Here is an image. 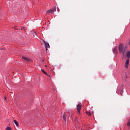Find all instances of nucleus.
Returning a JSON list of instances; mask_svg holds the SVG:
<instances>
[{"label": "nucleus", "instance_id": "obj_7", "mask_svg": "<svg viewBox=\"0 0 130 130\" xmlns=\"http://www.w3.org/2000/svg\"><path fill=\"white\" fill-rule=\"evenodd\" d=\"M113 52L115 54L117 53V47H116L113 49Z\"/></svg>", "mask_w": 130, "mask_h": 130}, {"label": "nucleus", "instance_id": "obj_12", "mask_svg": "<svg viewBox=\"0 0 130 130\" xmlns=\"http://www.w3.org/2000/svg\"><path fill=\"white\" fill-rule=\"evenodd\" d=\"M6 130H12V128H11L10 127H7L6 128Z\"/></svg>", "mask_w": 130, "mask_h": 130}, {"label": "nucleus", "instance_id": "obj_10", "mask_svg": "<svg viewBox=\"0 0 130 130\" xmlns=\"http://www.w3.org/2000/svg\"><path fill=\"white\" fill-rule=\"evenodd\" d=\"M126 56L127 57H128V59H129V57H130V52H126Z\"/></svg>", "mask_w": 130, "mask_h": 130}, {"label": "nucleus", "instance_id": "obj_3", "mask_svg": "<svg viewBox=\"0 0 130 130\" xmlns=\"http://www.w3.org/2000/svg\"><path fill=\"white\" fill-rule=\"evenodd\" d=\"M81 109H82V105L79 104L77 106V110L79 114L81 113Z\"/></svg>", "mask_w": 130, "mask_h": 130}, {"label": "nucleus", "instance_id": "obj_14", "mask_svg": "<svg viewBox=\"0 0 130 130\" xmlns=\"http://www.w3.org/2000/svg\"><path fill=\"white\" fill-rule=\"evenodd\" d=\"M86 113L87 115H91V113H90L89 112H87Z\"/></svg>", "mask_w": 130, "mask_h": 130}, {"label": "nucleus", "instance_id": "obj_15", "mask_svg": "<svg viewBox=\"0 0 130 130\" xmlns=\"http://www.w3.org/2000/svg\"><path fill=\"white\" fill-rule=\"evenodd\" d=\"M41 61H44V60H43L42 59H41Z\"/></svg>", "mask_w": 130, "mask_h": 130}, {"label": "nucleus", "instance_id": "obj_1", "mask_svg": "<svg viewBox=\"0 0 130 130\" xmlns=\"http://www.w3.org/2000/svg\"><path fill=\"white\" fill-rule=\"evenodd\" d=\"M119 51L120 53H122L123 56H125V48L122 44H120L119 45Z\"/></svg>", "mask_w": 130, "mask_h": 130}, {"label": "nucleus", "instance_id": "obj_5", "mask_svg": "<svg viewBox=\"0 0 130 130\" xmlns=\"http://www.w3.org/2000/svg\"><path fill=\"white\" fill-rule=\"evenodd\" d=\"M22 59H24V60H25V61H27L28 62L31 61V59L30 58L26 57L25 56L22 57Z\"/></svg>", "mask_w": 130, "mask_h": 130}, {"label": "nucleus", "instance_id": "obj_6", "mask_svg": "<svg viewBox=\"0 0 130 130\" xmlns=\"http://www.w3.org/2000/svg\"><path fill=\"white\" fill-rule=\"evenodd\" d=\"M129 63V59H127L126 61V62H125V68L126 69H127V68H128V64Z\"/></svg>", "mask_w": 130, "mask_h": 130}, {"label": "nucleus", "instance_id": "obj_17", "mask_svg": "<svg viewBox=\"0 0 130 130\" xmlns=\"http://www.w3.org/2000/svg\"><path fill=\"white\" fill-rule=\"evenodd\" d=\"M45 67H46V68H47V66L45 65Z\"/></svg>", "mask_w": 130, "mask_h": 130}, {"label": "nucleus", "instance_id": "obj_18", "mask_svg": "<svg viewBox=\"0 0 130 130\" xmlns=\"http://www.w3.org/2000/svg\"><path fill=\"white\" fill-rule=\"evenodd\" d=\"M49 77H50V78L51 79V78H50V76H49Z\"/></svg>", "mask_w": 130, "mask_h": 130}, {"label": "nucleus", "instance_id": "obj_11", "mask_svg": "<svg viewBox=\"0 0 130 130\" xmlns=\"http://www.w3.org/2000/svg\"><path fill=\"white\" fill-rule=\"evenodd\" d=\"M41 71H42L43 74H44L45 75H47V73H46V72H45V71H44L43 70L41 69Z\"/></svg>", "mask_w": 130, "mask_h": 130}, {"label": "nucleus", "instance_id": "obj_13", "mask_svg": "<svg viewBox=\"0 0 130 130\" xmlns=\"http://www.w3.org/2000/svg\"><path fill=\"white\" fill-rule=\"evenodd\" d=\"M127 126H130V120L127 122Z\"/></svg>", "mask_w": 130, "mask_h": 130}, {"label": "nucleus", "instance_id": "obj_2", "mask_svg": "<svg viewBox=\"0 0 130 130\" xmlns=\"http://www.w3.org/2000/svg\"><path fill=\"white\" fill-rule=\"evenodd\" d=\"M56 11V8L55 7L53 8L52 9H49L47 11V14L49 15V14H53L54 12Z\"/></svg>", "mask_w": 130, "mask_h": 130}, {"label": "nucleus", "instance_id": "obj_16", "mask_svg": "<svg viewBox=\"0 0 130 130\" xmlns=\"http://www.w3.org/2000/svg\"><path fill=\"white\" fill-rule=\"evenodd\" d=\"M5 100L7 101V98L5 97Z\"/></svg>", "mask_w": 130, "mask_h": 130}, {"label": "nucleus", "instance_id": "obj_4", "mask_svg": "<svg viewBox=\"0 0 130 130\" xmlns=\"http://www.w3.org/2000/svg\"><path fill=\"white\" fill-rule=\"evenodd\" d=\"M44 43L45 44V48L46 50H47L48 48H49L50 47V46H49V44L45 42V41H44Z\"/></svg>", "mask_w": 130, "mask_h": 130}, {"label": "nucleus", "instance_id": "obj_8", "mask_svg": "<svg viewBox=\"0 0 130 130\" xmlns=\"http://www.w3.org/2000/svg\"><path fill=\"white\" fill-rule=\"evenodd\" d=\"M66 117H67V114H64V115H63V116H62L63 119L65 121V122L66 121H67V118H66Z\"/></svg>", "mask_w": 130, "mask_h": 130}, {"label": "nucleus", "instance_id": "obj_9", "mask_svg": "<svg viewBox=\"0 0 130 130\" xmlns=\"http://www.w3.org/2000/svg\"><path fill=\"white\" fill-rule=\"evenodd\" d=\"M13 122L16 124V126H19V123L16 120H14Z\"/></svg>", "mask_w": 130, "mask_h": 130}]
</instances>
